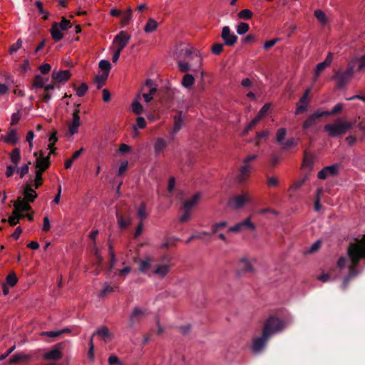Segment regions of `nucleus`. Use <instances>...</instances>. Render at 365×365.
<instances>
[{
    "label": "nucleus",
    "mask_w": 365,
    "mask_h": 365,
    "mask_svg": "<svg viewBox=\"0 0 365 365\" xmlns=\"http://www.w3.org/2000/svg\"><path fill=\"white\" fill-rule=\"evenodd\" d=\"M37 197L36 191L31 185H26L24 189V198L19 197L14 203L15 212L29 211L31 209L29 202H32Z\"/></svg>",
    "instance_id": "nucleus-1"
},
{
    "label": "nucleus",
    "mask_w": 365,
    "mask_h": 365,
    "mask_svg": "<svg viewBox=\"0 0 365 365\" xmlns=\"http://www.w3.org/2000/svg\"><path fill=\"white\" fill-rule=\"evenodd\" d=\"M285 327L283 320L275 316L268 317L262 328V333L266 337H271L273 334L281 331Z\"/></svg>",
    "instance_id": "nucleus-2"
},
{
    "label": "nucleus",
    "mask_w": 365,
    "mask_h": 365,
    "mask_svg": "<svg viewBox=\"0 0 365 365\" xmlns=\"http://www.w3.org/2000/svg\"><path fill=\"white\" fill-rule=\"evenodd\" d=\"M341 110L342 103H341L336 105L331 111H323L321 110H317L306 119L303 123L302 128L304 130L312 128L316 125L319 118L337 113Z\"/></svg>",
    "instance_id": "nucleus-3"
},
{
    "label": "nucleus",
    "mask_w": 365,
    "mask_h": 365,
    "mask_svg": "<svg viewBox=\"0 0 365 365\" xmlns=\"http://www.w3.org/2000/svg\"><path fill=\"white\" fill-rule=\"evenodd\" d=\"M364 68H365V54L352 58L349 62L346 70L344 71V86L351 80L355 71H361Z\"/></svg>",
    "instance_id": "nucleus-4"
},
{
    "label": "nucleus",
    "mask_w": 365,
    "mask_h": 365,
    "mask_svg": "<svg viewBox=\"0 0 365 365\" xmlns=\"http://www.w3.org/2000/svg\"><path fill=\"white\" fill-rule=\"evenodd\" d=\"M252 202V196L250 192L243 191L230 197L227 204L233 210L242 208L245 205Z\"/></svg>",
    "instance_id": "nucleus-5"
},
{
    "label": "nucleus",
    "mask_w": 365,
    "mask_h": 365,
    "mask_svg": "<svg viewBox=\"0 0 365 365\" xmlns=\"http://www.w3.org/2000/svg\"><path fill=\"white\" fill-rule=\"evenodd\" d=\"M257 155L254 154L247 156L243 160L242 165L240 168L239 174L237 177V181L239 182L242 183L249 178L253 168L250 163L257 159Z\"/></svg>",
    "instance_id": "nucleus-6"
},
{
    "label": "nucleus",
    "mask_w": 365,
    "mask_h": 365,
    "mask_svg": "<svg viewBox=\"0 0 365 365\" xmlns=\"http://www.w3.org/2000/svg\"><path fill=\"white\" fill-rule=\"evenodd\" d=\"M130 36L124 31L117 34L113 39L111 48L121 51L128 44Z\"/></svg>",
    "instance_id": "nucleus-7"
},
{
    "label": "nucleus",
    "mask_w": 365,
    "mask_h": 365,
    "mask_svg": "<svg viewBox=\"0 0 365 365\" xmlns=\"http://www.w3.org/2000/svg\"><path fill=\"white\" fill-rule=\"evenodd\" d=\"M256 229L255 224L251 221V217H249L245 220L237 223L234 226L228 228L227 232L239 233L246 230L254 231Z\"/></svg>",
    "instance_id": "nucleus-8"
},
{
    "label": "nucleus",
    "mask_w": 365,
    "mask_h": 365,
    "mask_svg": "<svg viewBox=\"0 0 365 365\" xmlns=\"http://www.w3.org/2000/svg\"><path fill=\"white\" fill-rule=\"evenodd\" d=\"M170 267V260H163L157 264L151 272L159 278H163L168 274Z\"/></svg>",
    "instance_id": "nucleus-9"
},
{
    "label": "nucleus",
    "mask_w": 365,
    "mask_h": 365,
    "mask_svg": "<svg viewBox=\"0 0 365 365\" xmlns=\"http://www.w3.org/2000/svg\"><path fill=\"white\" fill-rule=\"evenodd\" d=\"M271 107V105L269 103L264 104L255 118L252 120V121L247 125V126L245 128L244 133H247L250 130L252 129V128L262 118L265 116V115L267 113L268 110H269Z\"/></svg>",
    "instance_id": "nucleus-10"
},
{
    "label": "nucleus",
    "mask_w": 365,
    "mask_h": 365,
    "mask_svg": "<svg viewBox=\"0 0 365 365\" xmlns=\"http://www.w3.org/2000/svg\"><path fill=\"white\" fill-rule=\"evenodd\" d=\"M221 38L224 41L225 44L230 46L235 45L237 41V36L231 32L230 28L228 26L222 28Z\"/></svg>",
    "instance_id": "nucleus-11"
},
{
    "label": "nucleus",
    "mask_w": 365,
    "mask_h": 365,
    "mask_svg": "<svg viewBox=\"0 0 365 365\" xmlns=\"http://www.w3.org/2000/svg\"><path fill=\"white\" fill-rule=\"evenodd\" d=\"M339 164L327 166L318 173V178L324 180L328 177L335 176L339 173Z\"/></svg>",
    "instance_id": "nucleus-12"
},
{
    "label": "nucleus",
    "mask_w": 365,
    "mask_h": 365,
    "mask_svg": "<svg viewBox=\"0 0 365 365\" xmlns=\"http://www.w3.org/2000/svg\"><path fill=\"white\" fill-rule=\"evenodd\" d=\"M324 130L331 137H334L342 133V120L338 119L331 124H327L324 126Z\"/></svg>",
    "instance_id": "nucleus-13"
},
{
    "label": "nucleus",
    "mask_w": 365,
    "mask_h": 365,
    "mask_svg": "<svg viewBox=\"0 0 365 365\" xmlns=\"http://www.w3.org/2000/svg\"><path fill=\"white\" fill-rule=\"evenodd\" d=\"M34 155L36 157L35 162L36 170L43 173L50 165L49 155L45 157L42 152L40 153L39 156H37L36 153H34Z\"/></svg>",
    "instance_id": "nucleus-14"
},
{
    "label": "nucleus",
    "mask_w": 365,
    "mask_h": 365,
    "mask_svg": "<svg viewBox=\"0 0 365 365\" xmlns=\"http://www.w3.org/2000/svg\"><path fill=\"white\" fill-rule=\"evenodd\" d=\"M310 89H307L303 96L300 98L299 103L297 104L295 114L303 113L307 111L309 102Z\"/></svg>",
    "instance_id": "nucleus-15"
},
{
    "label": "nucleus",
    "mask_w": 365,
    "mask_h": 365,
    "mask_svg": "<svg viewBox=\"0 0 365 365\" xmlns=\"http://www.w3.org/2000/svg\"><path fill=\"white\" fill-rule=\"evenodd\" d=\"M71 74L68 70H53L51 74L54 82L65 83L71 78Z\"/></svg>",
    "instance_id": "nucleus-16"
},
{
    "label": "nucleus",
    "mask_w": 365,
    "mask_h": 365,
    "mask_svg": "<svg viewBox=\"0 0 365 365\" xmlns=\"http://www.w3.org/2000/svg\"><path fill=\"white\" fill-rule=\"evenodd\" d=\"M63 354L60 344L56 345L52 349L43 354L45 360H59L62 358Z\"/></svg>",
    "instance_id": "nucleus-17"
},
{
    "label": "nucleus",
    "mask_w": 365,
    "mask_h": 365,
    "mask_svg": "<svg viewBox=\"0 0 365 365\" xmlns=\"http://www.w3.org/2000/svg\"><path fill=\"white\" fill-rule=\"evenodd\" d=\"M238 274L253 273L255 268L250 260L245 257L241 258L238 262Z\"/></svg>",
    "instance_id": "nucleus-18"
},
{
    "label": "nucleus",
    "mask_w": 365,
    "mask_h": 365,
    "mask_svg": "<svg viewBox=\"0 0 365 365\" xmlns=\"http://www.w3.org/2000/svg\"><path fill=\"white\" fill-rule=\"evenodd\" d=\"M333 60L332 54L329 53L323 62L318 63L314 70V81H317L324 69L329 67Z\"/></svg>",
    "instance_id": "nucleus-19"
},
{
    "label": "nucleus",
    "mask_w": 365,
    "mask_h": 365,
    "mask_svg": "<svg viewBox=\"0 0 365 365\" xmlns=\"http://www.w3.org/2000/svg\"><path fill=\"white\" fill-rule=\"evenodd\" d=\"M147 314L148 312L145 309L139 307L134 308L130 317V325L132 326L135 323L140 322Z\"/></svg>",
    "instance_id": "nucleus-20"
},
{
    "label": "nucleus",
    "mask_w": 365,
    "mask_h": 365,
    "mask_svg": "<svg viewBox=\"0 0 365 365\" xmlns=\"http://www.w3.org/2000/svg\"><path fill=\"white\" fill-rule=\"evenodd\" d=\"M80 125V116L79 110L75 109L73 112L72 123L68 127V131L71 135H73L78 132V127Z\"/></svg>",
    "instance_id": "nucleus-21"
},
{
    "label": "nucleus",
    "mask_w": 365,
    "mask_h": 365,
    "mask_svg": "<svg viewBox=\"0 0 365 365\" xmlns=\"http://www.w3.org/2000/svg\"><path fill=\"white\" fill-rule=\"evenodd\" d=\"M269 339V337H266L262 334L261 336L256 338L253 341V343L252 345V350L256 353L261 351L263 349V348L265 346L267 341H268Z\"/></svg>",
    "instance_id": "nucleus-22"
},
{
    "label": "nucleus",
    "mask_w": 365,
    "mask_h": 365,
    "mask_svg": "<svg viewBox=\"0 0 365 365\" xmlns=\"http://www.w3.org/2000/svg\"><path fill=\"white\" fill-rule=\"evenodd\" d=\"M4 142L14 145L19 140V136L15 129H10L5 135L1 136Z\"/></svg>",
    "instance_id": "nucleus-23"
},
{
    "label": "nucleus",
    "mask_w": 365,
    "mask_h": 365,
    "mask_svg": "<svg viewBox=\"0 0 365 365\" xmlns=\"http://www.w3.org/2000/svg\"><path fill=\"white\" fill-rule=\"evenodd\" d=\"M153 263V258L150 256L145 257L140 261L138 269L140 272L147 274L150 270Z\"/></svg>",
    "instance_id": "nucleus-24"
},
{
    "label": "nucleus",
    "mask_w": 365,
    "mask_h": 365,
    "mask_svg": "<svg viewBox=\"0 0 365 365\" xmlns=\"http://www.w3.org/2000/svg\"><path fill=\"white\" fill-rule=\"evenodd\" d=\"M200 198V194L195 193L190 199L186 200L183 202L182 209H187L192 211L195 206L198 203Z\"/></svg>",
    "instance_id": "nucleus-25"
},
{
    "label": "nucleus",
    "mask_w": 365,
    "mask_h": 365,
    "mask_svg": "<svg viewBox=\"0 0 365 365\" xmlns=\"http://www.w3.org/2000/svg\"><path fill=\"white\" fill-rule=\"evenodd\" d=\"M167 148V142L163 138H158L154 144L155 155L159 156L162 155Z\"/></svg>",
    "instance_id": "nucleus-26"
},
{
    "label": "nucleus",
    "mask_w": 365,
    "mask_h": 365,
    "mask_svg": "<svg viewBox=\"0 0 365 365\" xmlns=\"http://www.w3.org/2000/svg\"><path fill=\"white\" fill-rule=\"evenodd\" d=\"M51 35L55 41H59L63 37V34L62 30L59 28L58 23H54L51 29Z\"/></svg>",
    "instance_id": "nucleus-27"
},
{
    "label": "nucleus",
    "mask_w": 365,
    "mask_h": 365,
    "mask_svg": "<svg viewBox=\"0 0 365 365\" xmlns=\"http://www.w3.org/2000/svg\"><path fill=\"white\" fill-rule=\"evenodd\" d=\"M95 334L101 337L106 342L110 341L113 337V334L106 327H103L101 329H98Z\"/></svg>",
    "instance_id": "nucleus-28"
},
{
    "label": "nucleus",
    "mask_w": 365,
    "mask_h": 365,
    "mask_svg": "<svg viewBox=\"0 0 365 365\" xmlns=\"http://www.w3.org/2000/svg\"><path fill=\"white\" fill-rule=\"evenodd\" d=\"M116 217L118 220V225L122 227L125 228L128 227L131 223V218L130 215L125 216L124 215L120 214L119 212H116Z\"/></svg>",
    "instance_id": "nucleus-29"
},
{
    "label": "nucleus",
    "mask_w": 365,
    "mask_h": 365,
    "mask_svg": "<svg viewBox=\"0 0 365 365\" xmlns=\"http://www.w3.org/2000/svg\"><path fill=\"white\" fill-rule=\"evenodd\" d=\"M31 359V356L24 353H17L14 354L10 359V364L26 362Z\"/></svg>",
    "instance_id": "nucleus-30"
},
{
    "label": "nucleus",
    "mask_w": 365,
    "mask_h": 365,
    "mask_svg": "<svg viewBox=\"0 0 365 365\" xmlns=\"http://www.w3.org/2000/svg\"><path fill=\"white\" fill-rule=\"evenodd\" d=\"M108 77V75L106 73H102L95 77L94 83L96 84L98 89L101 88L105 85Z\"/></svg>",
    "instance_id": "nucleus-31"
},
{
    "label": "nucleus",
    "mask_w": 365,
    "mask_h": 365,
    "mask_svg": "<svg viewBox=\"0 0 365 365\" xmlns=\"http://www.w3.org/2000/svg\"><path fill=\"white\" fill-rule=\"evenodd\" d=\"M153 81L150 79L146 81V86L150 88L149 93L143 94V97L145 102L148 103L152 101L153 96L156 92V88H152Z\"/></svg>",
    "instance_id": "nucleus-32"
},
{
    "label": "nucleus",
    "mask_w": 365,
    "mask_h": 365,
    "mask_svg": "<svg viewBox=\"0 0 365 365\" xmlns=\"http://www.w3.org/2000/svg\"><path fill=\"white\" fill-rule=\"evenodd\" d=\"M158 26V22L155 19L150 18L145 24L144 31L145 33H152L157 29Z\"/></svg>",
    "instance_id": "nucleus-33"
},
{
    "label": "nucleus",
    "mask_w": 365,
    "mask_h": 365,
    "mask_svg": "<svg viewBox=\"0 0 365 365\" xmlns=\"http://www.w3.org/2000/svg\"><path fill=\"white\" fill-rule=\"evenodd\" d=\"M149 213L147 212L146 205L144 203H142L137 210V216L140 219V222H143L145 220Z\"/></svg>",
    "instance_id": "nucleus-34"
},
{
    "label": "nucleus",
    "mask_w": 365,
    "mask_h": 365,
    "mask_svg": "<svg viewBox=\"0 0 365 365\" xmlns=\"http://www.w3.org/2000/svg\"><path fill=\"white\" fill-rule=\"evenodd\" d=\"M140 96H138L137 98L133 101L132 110L133 112L137 115L141 114L143 110V107L140 103Z\"/></svg>",
    "instance_id": "nucleus-35"
},
{
    "label": "nucleus",
    "mask_w": 365,
    "mask_h": 365,
    "mask_svg": "<svg viewBox=\"0 0 365 365\" xmlns=\"http://www.w3.org/2000/svg\"><path fill=\"white\" fill-rule=\"evenodd\" d=\"M132 14H133V10L131 9L130 7L128 8L125 11V12H123V13L122 12V14L120 15L122 24L126 25L130 22V21L132 19Z\"/></svg>",
    "instance_id": "nucleus-36"
},
{
    "label": "nucleus",
    "mask_w": 365,
    "mask_h": 365,
    "mask_svg": "<svg viewBox=\"0 0 365 365\" xmlns=\"http://www.w3.org/2000/svg\"><path fill=\"white\" fill-rule=\"evenodd\" d=\"M195 78L191 74H185L182 79V85L186 88H190L194 83Z\"/></svg>",
    "instance_id": "nucleus-37"
},
{
    "label": "nucleus",
    "mask_w": 365,
    "mask_h": 365,
    "mask_svg": "<svg viewBox=\"0 0 365 365\" xmlns=\"http://www.w3.org/2000/svg\"><path fill=\"white\" fill-rule=\"evenodd\" d=\"M10 158L14 165L17 166L21 160L20 150L19 148L14 149L11 153Z\"/></svg>",
    "instance_id": "nucleus-38"
},
{
    "label": "nucleus",
    "mask_w": 365,
    "mask_h": 365,
    "mask_svg": "<svg viewBox=\"0 0 365 365\" xmlns=\"http://www.w3.org/2000/svg\"><path fill=\"white\" fill-rule=\"evenodd\" d=\"M297 143L298 140L297 139L292 138L284 142L282 144L281 148L282 150H289L295 147L297 145Z\"/></svg>",
    "instance_id": "nucleus-39"
},
{
    "label": "nucleus",
    "mask_w": 365,
    "mask_h": 365,
    "mask_svg": "<svg viewBox=\"0 0 365 365\" xmlns=\"http://www.w3.org/2000/svg\"><path fill=\"white\" fill-rule=\"evenodd\" d=\"M17 282H18V279H17V277L15 274V273L11 272L6 277V282L4 284H6V285H8L11 287H13L16 284Z\"/></svg>",
    "instance_id": "nucleus-40"
},
{
    "label": "nucleus",
    "mask_w": 365,
    "mask_h": 365,
    "mask_svg": "<svg viewBox=\"0 0 365 365\" xmlns=\"http://www.w3.org/2000/svg\"><path fill=\"white\" fill-rule=\"evenodd\" d=\"M286 133L287 130L284 128L278 129L276 133V141L280 145H282V144L284 143L283 140L286 136Z\"/></svg>",
    "instance_id": "nucleus-41"
},
{
    "label": "nucleus",
    "mask_w": 365,
    "mask_h": 365,
    "mask_svg": "<svg viewBox=\"0 0 365 365\" xmlns=\"http://www.w3.org/2000/svg\"><path fill=\"white\" fill-rule=\"evenodd\" d=\"M239 19L244 20H249L253 16V13L248 9L240 11L237 14Z\"/></svg>",
    "instance_id": "nucleus-42"
},
{
    "label": "nucleus",
    "mask_w": 365,
    "mask_h": 365,
    "mask_svg": "<svg viewBox=\"0 0 365 365\" xmlns=\"http://www.w3.org/2000/svg\"><path fill=\"white\" fill-rule=\"evenodd\" d=\"M250 30V26L247 23L240 22L237 26V33L239 35H243Z\"/></svg>",
    "instance_id": "nucleus-43"
},
{
    "label": "nucleus",
    "mask_w": 365,
    "mask_h": 365,
    "mask_svg": "<svg viewBox=\"0 0 365 365\" xmlns=\"http://www.w3.org/2000/svg\"><path fill=\"white\" fill-rule=\"evenodd\" d=\"M313 158L311 155L308 154L307 153H304L302 167L304 168H308L309 169H311L313 165Z\"/></svg>",
    "instance_id": "nucleus-44"
},
{
    "label": "nucleus",
    "mask_w": 365,
    "mask_h": 365,
    "mask_svg": "<svg viewBox=\"0 0 365 365\" xmlns=\"http://www.w3.org/2000/svg\"><path fill=\"white\" fill-rule=\"evenodd\" d=\"M118 289V287L111 286L109 284H105L103 288L102 289L100 295L104 297L110 293L114 292L115 289Z\"/></svg>",
    "instance_id": "nucleus-45"
},
{
    "label": "nucleus",
    "mask_w": 365,
    "mask_h": 365,
    "mask_svg": "<svg viewBox=\"0 0 365 365\" xmlns=\"http://www.w3.org/2000/svg\"><path fill=\"white\" fill-rule=\"evenodd\" d=\"M183 120L181 118V113L178 116H175L174 118V128H173V133H178L182 126Z\"/></svg>",
    "instance_id": "nucleus-46"
},
{
    "label": "nucleus",
    "mask_w": 365,
    "mask_h": 365,
    "mask_svg": "<svg viewBox=\"0 0 365 365\" xmlns=\"http://www.w3.org/2000/svg\"><path fill=\"white\" fill-rule=\"evenodd\" d=\"M99 68L103 71L102 73H108V75H109V72L111 68V65L108 61L101 60L99 62Z\"/></svg>",
    "instance_id": "nucleus-47"
},
{
    "label": "nucleus",
    "mask_w": 365,
    "mask_h": 365,
    "mask_svg": "<svg viewBox=\"0 0 365 365\" xmlns=\"http://www.w3.org/2000/svg\"><path fill=\"white\" fill-rule=\"evenodd\" d=\"M314 16L322 24H324L327 22V16L325 13L320 9H317L314 11Z\"/></svg>",
    "instance_id": "nucleus-48"
},
{
    "label": "nucleus",
    "mask_w": 365,
    "mask_h": 365,
    "mask_svg": "<svg viewBox=\"0 0 365 365\" xmlns=\"http://www.w3.org/2000/svg\"><path fill=\"white\" fill-rule=\"evenodd\" d=\"M227 226V222L226 221L216 222L212 225V232L214 234L217 233L220 230H221Z\"/></svg>",
    "instance_id": "nucleus-49"
},
{
    "label": "nucleus",
    "mask_w": 365,
    "mask_h": 365,
    "mask_svg": "<svg viewBox=\"0 0 365 365\" xmlns=\"http://www.w3.org/2000/svg\"><path fill=\"white\" fill-rule=\"evenodd\" d=\"M44 79L43 78L40 76L37 75L34 80L33 86L36 88H40L44 87Z\"/></svg>",
    "instance_id": "nucleus-50"
},
{
    "label": "nucleus",
    "mask_w": 365,
    "mask_h": 365,
    "mask_svg": "<svg viewBox=\"0 0 365 365\" xmlns=\"http://www.w3.org/2000/svg\"><path fill=\"white\" fill-rule=\"evenodd\" d=\"M146 127V122L144 118L138 117L136 118V123L133 125V129H143Z\"/></svg>",
    "instance_id": "nucleus-51"
},
{
    "label": "nucleus",
    "mask_w": 365,
    "mask_h": 365,
    "mask_svg": "<svg viewBox=\"0 0 365 365\" xmlns=\"http://www.w3.org/2000/svg\"><path fill=\"white\" fill-rule=\"evenodd\" d=\"M182 214L180 217V222L182 223L186 222L190 220L191 217V210L187 209H182Z\"/></svg>",
    "instance_id": "nucleus-52"
},
{
    "label": "nucleus",
    "mask_w": 365,
    "mask_h": 365,
    "mask_svg": "<svg viewBox=\"0 0 365 365\" xmlns=\"http://www.w3.org/2000/svg\"><path fill=\"white\" fill-rule=\"evenodd\" d=\"M88 89V88L86 83H82L76 90V95L79 97H82L86 93Z\"/></svg>",
    "instance_id": "nucleus-53"
},
{
    "label": "nucleus",
    "mask_w": 365,
    "mask_h": 365,
    "mask_svg": "<svg viewBox=\"0 0 365 365\" xmlns=\"http://www.w3.org/2000/svg\"><path fill=\"white\" fill-rule=\"evenodd\" d=\"M21 212H18L16 213L15 212V209L14 210L13 215L9 218V222L11 225H16L19 222V217L22 216L20 215Z\"/></svg>",
    "instance_id": "nucleus-54"
},
{
    "label": "nucleus",
    "mask_w": 365,
    "mask_h": 365,
    "mask_svg": "<svg viewBox=\"0 0 365 365\" xmlns=\"http://www.w3.org/2000/svg\"><path fill=\"white\" fill-rule=\"evenodd\" d=\"M321 246H322V240H318L312 245V246L307 251V253L311 254V253L316 252L317 251H318L319 250Z\"/></svg>",
    "instance_id": "nucleus-55"
},
{
    "label": "nucleus",
    "mask_w": 365,
    "mask_h": 365,
    "mask_svg": "<svg viewBox=\"0 0 365 365\" xmlns=\"http://www.w3.org/2000/svg\"><path fill=\"white\" fill-rule=\"evenodd\" d=\"M22 46V41L21 38H19L16 43H14V44H12L10 47H9V53L11 54L14 52H16Z\"/></svg>",
    "instance_id": "nucleus-56"
},
{
    "label": "nucleus",
    "mask_w": 365,
    "mask_h": 365,
    "mask_svg": "<svg viewBox=\"0 0 365 365\" xmlns=\"http://www.w3.org/2000/svg\"><path fill=\"white\" fill-rule=\"evenodd\" d=\"M42 174L43 173L40 171H36L34 179V186L36 188H38L42 184Z\"/></svg>",
    "instance_id": "nucleus-57"
},
{
    "label": "nucleus",
    "mask_w": 365,
    "mask_h": 365,
    "mask_svg": "<svg viewBox=\"0 0 365 365\" xmlns=\"http://www.w3.org/2000/svg\"><path fill=\"white\" fill-rule=\"evenodd\" d=\"M356 123H357V120L356 119H355L353 121H347V120H345V119L344 118V125H343V127H344V134L347 130H349L350 128H351L353 126L356 125Z\"/></svg>",
    "instance_id": "nucleus-58"
},
{
    "label": "nucleus",
    "mask_w": 365,
    "mask_h": 365,
    "mask_svg": "<svg viewBox=\"0 0 365 365\" xmlns=\"http://www.w3.org/2000/svg\"><path fill=\"white\" fill-rule=\"evenodd\" d=\"M223 43H215L212 47V52L215 55H219L223 51Z\"/></svg>",
    "instance_id": "nucleus-59"
},
{
    "label": "nucleus",
    "mask_w": 365,
    "mask_h": 365,
    "mask_svg": "<svg viewBox=\"0 0 365 365\" xmlns=\"http://www.w3.org/2000/svg\"><path fill=\"white\" fill-rule=\"evenodd\" d=\"M41 336H45L48 337H58L61 335V332L59 330L50 331H43L40 334Z\"/></svg>",
    "instance_id": "nucleus-60"
},
{
    "label": "nucleus",
    "mask_w": 365,
    "mask_h": 365,
    "mask_svg": "<svg viewBox=\"0 0 365 365\" xmlns=\"http://www.w3.org/2000/svg\"><path fill=\"white\" fill-rule=\"evenodd\" d=\"M17 173H19L20 178H24L25 175L29 173V165H24L19 169L17 170Z\"/></svg>",
    "instance_id": "nucleus-61"
},
{
    "label": "nucleus",
    "mask_w": 365,
    "mask_h": 365,
    "mask_svg": "<svg viewBox=\"0 0 365 365\" xmlns=\"http://www.w3.org/2000/svg\"><path fill=\"white\" fill-rule=\"evenodd\" d=\"M58 26L62 31L67 30L70 26V21L63 18L62 21L58 24Z\"/></svg>",
    "instance_id": "nucleus-62"
},
{
    "label": "nucleus",
    "mask_w": 365,
    "mask_h": 365,
    "mask_svg": "<svg viewBox=\"0 0 365 365\" xmlns=\"http://www.w3.org/2000/svg\"><path fill=\"white\" fill-rule=\"evenodd\" d=\"M304 181H305V178H302V179H300V180L296 181L295 182H294L292 184V185L290 187L289 189L295 190L300 188L304 183Z\"/></svg>",
    "instance_id": "nucleus-63"
},
{
    "label": "nucleus",
    "mask_w": 365,
    "mask_h": 365,
    "mask_svg": "<svg viewBox=\"0 0 365 365\" xmlns=\"http://www.w3.org/2000/svg\"><path fill=\"white\" fill-rule=\"evenodd\" d=\"M51 65L48 63H43L39 67V70L42 74H47L51 71Z\"/></svg>",
    "instance_id": "nucleus-64"
}]
</instances>
